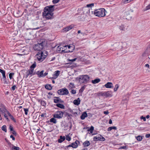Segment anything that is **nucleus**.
<instances>
[{"mask_svg": "<svg viewBox=\"0 0 150 150\" xmlns=\"http://www.w3.org/2000/svg\"><path fill=\"white\" fill-rule=\"evenodd\" d=\"M143 137V136H142L139 135L136 137V139L138 141H141Z\"/></svg>", "mask_w": 150, "mask_h": 150, "instance_id": "nucleus-37", "label": "nucleus"}, {"mask_svg": "<svg viewBox=\"0 0 150 150\" xmlns=\"http://www.w3.org/2000/svg\"><path fill=\"white\" fill-rule=\"evenodd\" d=\"M24 110L25 112V114L26 115H27L28 111V108H24Z\"/></svg>", "mask_w": 150, "mask_h": 150, "instance_id": "nucleus-45", "label": "nucleus"}, {"mask_svg": "<svg viewBox=\"0 0 150 150\" xmlns=\"http://www.w3.org/2000/svg\"><path fill=\"white\" fill-rule=\"evenodd\" d=\"M94 6V3H92L90 4H87L86 6L83 7V10L84 13H90V10L89 8H91V7Z\"/></svg>", "mask_w": 150, "mask_h": 150, "instance_id": "nucleus-8", "label": "nucleus"}, {"mask_svg": "<svg viewBox=\"0 0 150 150\" xmlns=\"http://www.w3.org/2000/svg\"><path fill=\"white\" fill-rule=\"evenodd\" d=\"M16 88L17 87L16 86L14 85L12 87L11 89L12 90L14 91Z\"/></svg>", "mask_w": 150, "mask_h": 150, "instance_id": "nucleus-53", "label": "nucleus"}, {"mask_svg": "<svg viewBox=\"0 0 150 150\" xmlns=\"http://www.w3.org/2000/svg\"><path fill=\"white\" fill-rule=\"evenodd\" d=\"M38 102L40 103L43 106H45L46 105V103L45 102L42 100L41 99H39Z\"/></svg>", "mask_w": 150, "mask_h": 150, "instance_id": "nucleus-27", "label": "nucleus"}, {"mask_svg": "<svg viewBox=\"0 0 150 150\" xmlns=\"http://www.w3.org/2000/svg\"><path fill=\"white\" fill-rule=\"evenodd\" d=\"M100 81V79H94V84L99 83Z\"/></svg>", "mask_w": 150, "mask_h": 150, "instance_id": "nucleus-43", "label": "nucleus"}, {"mask_svg": "<svg viewBox=\"0 0 150 150\" xmlns=\"http://www.w3.org/2000/svg\"><path fill=\"white\" fill-rule=\"evenodd\" d=\"M48 74V73L47 72H45L44 74L43 73V77H45L46 75H47Z\"/></svg>", "mask_w": 150, "mask_h": 150, "instance_id": "nucleus-61", "label": "nucleus"}, {"mask_svg": "<svg viewBox=\"0 0 150 150\" xmlns=\"http://www.w3.org/2000/svg\"><path fill=\"white\" fill-rule=\"evenodd\" d=\"M115 46L116 47V48L117 47V49L119 48L120 47H121L120 50L122 52V55L125 54L127 52L126 49L128 47V46L126 42H117L115 44Z\"/></svg>", "mask_w": 150, "mask_h": 150, "instance_id": "nucleus-2", "label": "nucleus"}, {"mask_svg": "<svg viewBox=\"0 0 150 150\" xmlns=\"http://www.w3.org/2000/svg\"><path fill=\"white\" fill-rule=\"evenodd\" d=\"M0 110L1 112L3 113H4L6 112H7H7H8L6 108V107L4 105H2V108L0 109Z\"/></svg>", "mask_w": 150, "mask_h": 150, "instance_id": "nucleus-17", "label": "nucleus"}, {"mask_svg": "<svg viewBox=\"0 0 150 150\" xmlns=\"http://www.w3.org/2000/svg\"><path fill=\"white\" fill-rule=\"evenodd\" d=\"M10 137L11 138H12V140H15V137L13 136V135H11L10 136Z\"/></svg>", "mask_w": 150, "mask_h": 150, "instance_id": "nucleus-57", "label": "nucleus"}, {"mask_svg": "<svg viewBox=\"0 0 150 150\" xmlns=\"http://www.w3.org/2000/svg\"><path fill=\"white\" fill-rule=\"evenodd\" d=\"M36 67V64L35 62L30 67V69H33Z\"/></svg>", "mask_w": 150, "mask_h": 150, "instance_id": "nucleus-40", "label": "nucleus"}, {"mask_svg": "<svg viewBox=\"0 0 150 150\" xmlns=\"http://www.w3.org/2000/svg\"><path fill=\"white\" fill-rule=\"evenodd\" d=\"M44 73V71L42 70L40 72L38 71L36 74L38 75V76L39 77H43V73Z\"/></svg>", "mask_w": 150, "mask_h": 150, "instance_id": "nucleus-21", "label": "nucleus"}, {"mask_svg": "<svg viewBox=\"0 0 150 150\" xmlns=\"http://www.w3.org/2000/svg\"><path fill=\"white\" fill-rule=\"evenodd\" d=\"M35 74V73L33 72V69H30L26 72L25 74L26 78H27L28 76L30 75L32 76Z\"/></svg>", "mask_w": 150, "mask_h": 150, "instance_id": "nucleus-11", "label": "nucleus"}, {"mask_svg": "<svg viewBox=\"0 0 150 150\" xmlns=\"http://www.w3.org/2000/svg\"><path fill=\"white\" fill-rule=\"evenodd\" d=\"M69 88L70 89L75 88L74 84L72 83H70L69 85Z\"/></svg>", "mask_w": 150, "mask_h": 150, "instance_id": "nucleus-30", "label": "nucleus"}, {"mask_svg": "<svg viewBox=\"0 0 150 150\" xmlns=\"http://www.w3.org/2000/svg\"><path fill=\"white\" fill-rule=\"evenodd\" d=\"M86 128L88 129L87 130L89 132H90V133H92L94 129V127L92 126L90 128H89L88 127H86Z\"/></svg>", "mask_w": 150, "mask_h": 150, "instance_id": "nucleus-33", "label": "nucleus"}, {"mask_svg": "<svg viewBox=\"0 0 150 150\" xmlns=\"http://www.w3.org/2000/svg\"><path fill=\"white\" fill-rule=\"evenodd\" d=\"M55 98L54 99V102L55 103H61L64 102V101L62 100L59 97H54Z\"/></svg>", "mask_w": 150, "mask_h": 150, "instance_id": "nucleus-13", "label": "nucleus"}, {"mask_svg": "<svg viewBox=\"0 0 150 150\" xmlns=\"http://www.w3.org/2000/svg\"><path fill=\"white\" fill-rule=\"evenodd\" d=\"M14 74V73H10L9 74V76L10 79H11L13 75Z\"/></svg>", "mask_w": 150, "mask_h": 150, "instance_id": "nucleus-46", "label": "nucleus"}, {"mask_svg": "<svg viewBox=\"0 0 150 150\" xmlns=\"http://www.w3.org/2000/svg\"><path fill=\"white\" fill-rule=\"evenodd\" d=\"M12 134H13L14 135H15L16 136V132H15V131L14 130H13V131H12Z\"/></svg>", "mask_w": 150, "mask_h": 150, "instance_id": "nucleus-58", "label": "nucleus"}, {"mask_svg": "<svg viewBox=\"0 0 150 150\" xmlns=\"http://www.w3.org/2000/svg\"><path fill=\"white\" fill-rule=\"evenodd\" d=\"M85 88V87L84 86H82L81 88L79 90V92H82L84 90Z\"/></svg>", "mask_w": 150, "mask_h": 150, "instance_id": "nucleus-44", "label": "nucleus"}, {"mask_svg": "<svg viewBox=\"0 0 150 150\" xmlns=\"http://www.w3.org/2000/svg\"><path fill=\"white\" fill-rule=\"evenodd\" d=\"M89 77L88 75H84L80 76L79 81L81 83H86L88 81Z\"/></svg>", "mask_w": 150, "mask_h": 150, "instance_id": "nucleus-7", "label": "nucleus"}, {"mask_svg": "<svg viewBox=\"0 0 150 150\" xmlns=\"http://www.w3.org/2000/svg\"><path fill=\"white\" fill-rule=\"evenodd\" d=\"M56 106L57 107L61 108V109H64L65 107L64 105L62 104L59 103H57L56 104Z\"/></svg>", "mask_w": 150, "mask_h": 150, "instance_id": "nucleus-26", "label": "nucleus"}, {"mask_svg": "<svg viewBox=\"0 0 150 150\" xmlns=\"http://www.w3.org/2000/svg\"><path fill=\"white\" fill-rule=\"evenodd\" d=\"M115 88L114 89V91L115 92H116L117 91L119 88V85L117 84H116L115 85Z\"/></svg>", "mask_w": 150, "mask_h": 150, "instance_id": "nucleus-41", "label": "nucleus"}, {"mask_svg": "<svg viewBox=\"0 0 150 150\" xmlns=\"http://www.w3.org/2000/svg\"><path fill=\"white\" fill-rule=\"evenodd\" d=\"M45 45V41L42 40L40 43L35 44L33 47V49L35 50H41L43 49Z\"/></svg>", "mask_w": 150, "mask_h": 150, "instance_id": "nucleus-4", "label": "nucleus"}, {"mask_svg": "<svg viewBox=\"0 0 150 150\" xmlns=\"http://www.w3.org/2000/svg\"><path fill=\"white\" fill-rule=\"evenodd\" d=\"M8 144H10L12 146V150H19L20 148L16 146H13V145L11 144V143H9Z\"/></svg>", "mask_w": 150, "mask_h": 150, "instance_id": "nucleus-25", "label": "nucleus"}, {"mask_svg": "<svg viewBox=\"0 0 150 150\" xmlns=\"http://www.w3.org/2000/svg\"><path fill=\"white\" fill-rule=\"evenodd\" d=\"M102 91H100L96 93L95 94L98 96H101V93H102Z\"/></svg>", "mask_w": 150, "mask_h": 150, "instance_id": "nucleus-42", "label": "nucleus"}, {"mask_svg": "<svg viewBox=\"0 0 150 150\" xmlns=\"http://www.w3.org/2000/svg\"><path fill=\"white\" fill-rule=\"evenodd\" d=\"M145 137L147 138L149 137H150V134H146L145 135Z\"/></svg>", "mask_w": 150, "mask_h": 150, "instance_id": "nucleus-59", "label": "nucleus"}, {"mask_svg": "<svg viewBox=\"0 0 150 150\" xmlns=\"http://www.w3.org/2000/svg\"><path fill=\"white\" fill-rule=\"evenodd\" d=\"M54 6L50 5L45 8L42 14L43 17L46 19H49L53 18V13L52 12L54 10Z\"/></svg>", "mask_w": 150, "mask_h": 150, "instance_id": "nucleus-1", "label": "nucleus"}, {"mask_svg": "<svg viewBox=\"0 0 150 150\" xmlns=\"http://www.w3.org/2000/svg\"><path fill=\"white\" fill-rule=\"evenodd\" d=\"M120 149H126V146H121V147L120 148Z\"/></svg>", "mask_w": 150, "mask_h": 150, "instance_id": "nucleus-62", "label": "nucleus"}, {"mask_svg": "<svg viewBox=\"0 0 150 150\" xmlns=\"http://www.w3.org/2000/svg\"><path fill=\"white\" fill-rule=\"evenodd\" d=\"M112 123V120L111 119H110L109 121V124H111Z\"/></svg>", "mask_w": 150, "mask_h": 150, "instance_id": "nucleus-63", "label": "nucleus"}, {"mask_svg": "<svg viewBox=\"0 0 150 150\" xmlns=\"http://www.w3.org/2000/svg\"><path fill=\"white\" fill-rule=\"evenodd\" d=\"M105 139L101 135H99L94 137V141H104L105 140Z\"/></svg>", "mask_w": 150, "mask_h": 150, "instance_id": "nucleus-10", "label": "nucleus"}, {"mask_svg": "<svg viewBox=\"0 0 150 150\" xmlns=\"http://www.w3.org/2000/svg\"><path fill=\"white\" fill-rule=\"evenodd\" d=\"M119 29L120 30L122 31H125V26L123 25H121L119 27Z\"/></svg>", "mask_w": 150, "mask_h": 150, "instance_id": "nucleus-20", "label": "nucleus"}, {"mask_svg": "<svg viewBox=\"0 0 150 150\" xmlns=\"http://www.w3.org/2000/svg\"><path fill=\"white\" fill-rule=\"evenodd\" d=\"M113 84L112 83L108 82L104 85L105 87L107 88H112L113 87Z\"/></svg>", "mask_w": 150, "mask_h": 150, "instance_id": "nucleus-16", "label": "nucleus"}, {"mask_svg": "<svg viewBox=\"0 0 150 150\" xmlns=\"http://www.w3.org/2000/svg\"><path fill=\"white\" fill-rule=\"evenodd\" d=\"M0 72L2 74L3 78L5 79L6 77L5 74V71L0 69Z\"/></svg>", "mask_w": 150, "mask_h": 150, "instance_id": "nucleus-29", "label": "nucleus"}, {"mask_svg": "<svg viewBox=\"0 0 150 150\" xmlns=\"http://www.w3.org/2000/svg\"><path fill=\"white\" fill-rule=\"evenodd\" d=\"M140 119L142 120L143 119L144 121H146L145 117H143V116L140 117Z\"/></svg>", "mask_w": 150, "mask_h": 150, "instance_id": "nucleus-52", "label": "nucleus"}, {"mask_svg": "<svg viewBox=\"0 0 150 150\" xmlns=\"http://www.w3.org/2000/svg\"><path fill=\"white\" fill-rule=\"evenodd\" d=\"M2 130L5 132H7L6 127L5 125L1 127Z\"/></svg>", "mask_w": 150, "mask_h": 150, "instance_id": "nucleus-39", "label": "nucleus"}, {"mask_svg": "<svg viewBox=\"0 0 150 150\" xmlns=\"http://www.w3.org/2000/svg\"><path fill=\"white\" fill-rule=\"evenodd\" d=\"M9 129L11 131H12L13 130V128L12 126H11V125L10 126Z\"/></svg>", "mask_w": 150, "mask_h": 150, "instance_id": "nucleus-54", "label": "nucleus"}, {"mask_svg": "<svg viewBox=\"0 0 150 150\" xmlns=\"http://www.w3.org/2000/svg\"><path fill=\"white\" fill-rule=\"evenodd\" d=\"M80 103V100L79 98H78L77 99L73 101L74 104L76 105H79Z\"/></svg>", "mask_w": 150, "mask_h": 150, "instance_id": "nucleus-18", "label": "nucleus"}, {"mask_svg": "<svg viewBox=\"0 0 150 150\" xmlns=\"http://www.w3.org/2000/svg\"><path fill=\"white\" fill-rule=\"evenodd\" d=\"M104 97L105 98L110 97L113 96L112 93L110 91H104Z\"/></svg>", "mask_w": 150, "mask_h": 150, "instance_id": "nucleus-12", "label": "nucleus"}, {"mask_svg": "<svg viewBox=\"0 0 150 150\" xmlns=\"http://www.w3.org/2000/svg\"><path fill=\"white\" fill-rule=\"evenodd\" d=\"M103 113L107 115L109 113V112L108 110H107L104 111Z\"/></svg>", "mask_w": 150, "mask_h": 150, "instance_id": "nucleus-56", "label": "nucleus"}, {"mask_svg": "<svg viewBox=\"0 0 150 150\" xmlns=\"http://www.w3.org/2000/svg\"><path fill=\"white\" fill-rule=\"evenodd\" d=\"M60 72V71L59 70H57L55 71L54 74L53 75V76L52 78L54 79H55L57 78L59 75Z\"/></svg>", "mask_w": 150, "mask_h": 150, "instance_id": "nucleus-15", "label": "nucleus"}, {"mask_svg": "<svg viewBox=\"0 0 150 150\" xmlns=\"http://www.w3.org/2000/svg\"><path fill=\"white\" fill-rule=\"evenodd\" d=\"M57 50L60 52H62L64 51L63 47H61L59 46L57 47Z\"/></svg>", "mask_w": 150, "mask_h": 150, "instance_id": "nucleus-31", "label": "nucleus"}, {"mask_svg": "<svg viewBox=\"0 0 150 150\" xmlns=\"http://www.w3.org/2000/svg\"><path fill=\"white\" fill-rule=\"evenodd\" d=\"M71 93L72 94H74L76 93V91L75 90H72Z\"/></svg>", "mask_w": 150, "mask_h": 150, "instance_id": "nucleus-51", "label": "nucleus"}, {"mask_svg": "<svg viewBox=\"0 0 150 150\" xmlns=\"http://www.w3.org/2000/svg\"><path fill=\"white\" fill-rule=\"evenodd\" d=\"M60 0H53L52 1V3L54 4H55L59 2Z\"/></svg>", "mask_w": 150, "mask_h": 150, "instance_id": "nucleus-48", "label": "nucleus"}, {"mask_svg": "<svg viewBox=\"0 0 150 150\" xmlns=\"http://www.w3.org/2000/svg\"><path fill=\"white\" fill-rule=\"evenodd\" d=\"M57 93L59 95H67L69 94V92L67 88H64L58 90Z\"/></svg>", "mask_w": 150, "mask_h": 150, "instance_id": "nucleus-6", "label": "nucleus"}, {"mask_svg": "<svg viewBox=\"0 0 150 150\" xmlns=\"http://www.w3.org/2000/svg\"><path fill=\"white\" fill-rule=\"evenodd\" d=\"M149 49H150V42L147 47V49L146 50V51L142 54V55L143 56H145V55L146 52L148 50H149Z\"/></svg>", "mask_w": 150, "mask_h": 150, "instance_id": "nucleus-38", "label": "nucleus"}, {"mask_svg": "<svg viewBox=\"0 0 150 150\" xmlns=\"http://www.w3.org/2000/svg\"><path fill=\"white\" fill-rule=\"evenodd\" d=\"M76 58H75V59H71V62H74L76 60Z\"/></svg>", "mask_w": 150, "mask_h": 150, "instance_id": "nucleus-64", "label": "nucleus"}, {"mask_svg": "<svg viewBox=\"0 0 150 150\" xmlns=\"http://www.w3.org/2000/svg\"><path fill=\"white\" fill-rule=\"evenodd\" d=\"M117 128L115 126H112L111 127H110L108 128V131H111L112 129H114L116 130L117 129Z\"/></svg>", "mask_w": 150, "mask_h": 150, "instance_id": "nucleus-35", "label": "nucleus"}, {"mask_svg": "<svg viewBox=\"0 0 150 150\" xmlns=\"http://www.w3.org/2000/svg\"><path fill=\"white\" fill-rule=\"evenodd\" d=\"M38 60L40 62H42L46 58V56L44 55L42 51H40L36 55Z\"/></svg>", "mask_w": 150, "mask_h": 150, "instance_id": "nucleus-5", "label": "nucleus"}, {"mask_svg": "<svg viewBox=\"0 0 150 150\" xmlns=\"http://www.w3.org/2000/svg\"><path fill=\"white\" fill-rule=\"evenodd\" d=\"M74 27V25L73 24H71L64 28L63 29V30L65 32H67L72 29Z\"/></svg>", "mask_w": 150, "mask_h": 150, "instance_id": "nucleus-14", "label": "nucleus"}, {"mask_svg": "<svg viewBox=\"0 0 150 150\" xmlns=\"http://www.w3.org/2000/svg\"><path fill=\"white\" fill-rule=\"evenodd\" d=\"M79 141L78 140L75 141V142L72 143V147L73 148H76L78 146L77 142H79Z\"/></svg>", "mask_w": 150, "mask_h": 150, "instance_id": "nucleus-22", "label": "nucleus"}, {"mask_svg": "<svg viewBox=\"0 0 150 150\" xmlns=\"http://www.w3.org/2000/svg\"><path fill=\"white\" fill-rule=\"evenodd\" d=\"M55 118H54V117L53 118H51L50 119V121L51 122H52L54 124L57 123V121L55 119Z\"/></svg>", "mask_w": 150, "mask_h": 150, "instance_id": "nucleus-32", "label": "nucleus"}, {"mask_svg": "<svg viewBox=\"0 0 150 150\" xmlns=\"http://www.w3.org/2000/svg\"><path fill=\"white\" fill-rule=\"evenodd\" d=\"M87 115L86 112H84L81 116V118L82 120H84L85 118L87 117Z\"/></svg>", "mask_w": 150, "mask_h": 150, "instance_id": "nucleus-23", "label": "nucleus"}, {"mask_svg": "<svg viewBox=\"0 0 150 150\" xmlns=\"http://www.w3.org/2000/svg\"><path fill=\"white\" fill-rule=\"evenodd\" d=\"M45 115V113H43L40 116L42 117H46Z\"/></svg>", "mask_w": 150, "mask_h": 150, "instance_id": "nucleus-55", "label": "nucleus"}, {"mask_svg": "<svg viewBox=\"0 0 150 150\" xmlns=\"http://www.w3.org/2000/svg\"><path fill=\"white\" fill-rule=\"evenodd\" d=\"M7 114L10 117V118L14 122H16V121L14 117L11 115L9 112H7Z\"/></svg>", "mask_w": 150, "mask_h": 150, "instance_id": "nucleus-24", "label": "nucleus"}, {"mask_svg": "<svg viewBox=\"0 0 150 150\" xmlns=\"http://www.w3.org/2000/svg\"><path fill=\"white\" fill-rule=\"evenodd\" d=\"M64 113L63 112L61 111H57V114L53 115V117L54 118L60 119L62 118L63 117Z\"/></svg>", "mask_w": 150, "mask_h": 150, "instance_id": "nucleus-9", "label": "nucleus"}, {"mask_svg": "<svg viewBox=\"0 0 150 150\" xmlns=\"http://www.w3.org/2000/svg\"><path fill=\"white\" fill-rule=\"evenodd\" d=\"M66 139L67 140L69 141L71 140V138L68 135L66 137Z\"/></svg>", "mask_w": 150, "mask_h": 150, "instance_id": "nucleus-49", "label": "nucleus"}, {"mask_svg": "<svg viewBox=\"0 0 150 150\" xmlns=\"http://www.w3.org/2000/svg\"><path fill=\"white\" fill-rule=\"evenodd\" d=\"M4 117L6 118V119L8 121H9V119H8V116L7 115H6L5 113H4Z\"/></svg>", "mask_w": 150, "mask_h": 150, "instance_id": "nucleus-50", "label": "nucleus"}, {"mask_svg": "<svg viewBox=\"0 0 150 150\" xmlns=\"http://www.w3.org/2000/svg\"><path fill=\"white\" fill-rule=\"evenodd\" d=\"M104 91H102L101 93V96H102L104 97Z\"/></svg>", "mask_w": 150, "mask_h": 150, "instance_id": "nucleus-60", "label": "nucleus"}, {"mask_svg": "<svg viewBox=\"0 0 150 150\" xmlns=\"http://www.w3.org/2000/svg\"><path fill=\"white\" fill-rule=\"evenodd\" d=\"M45 87L46 89L48 90H51L52 88V87L50 85H46Z\"/></svg>", "mask_w": 150, "mask_h": 150, "instance_id": "nucleus-36", "label": "nucleus"}, {"mask_svg": "<svg viewBox=\"0 0 150 150\" xmlns=\"http://www.w3.org/2000/svg\"><path fill=\"white\" fill-rule=\"evenodd\" d=\"M59 138V139L58 140V142L60 143L62 142L65 140L66 139L65 136L63 137L62 136H60Z\"/></svg>", "mask_w": 150, "mask_h": 150, "instance_id": "nucleus-19", "label": "nucleus"}, {"mask_svg": "<svg viewBox=\"0 0 150 150\" xmlns=\"http://www.w3.org/2000/svg\"><path fill=\"white\" fill-rule=\"evenodd\" d=\"M84 147L88 146L90 145L89 142L88 141H85L83 144Z\"/></svg>", "mask_w": 150, "mask_h": 150, "instance_id": "nucleus-28", "label": "nucleus"}, {"mask_svg": "<svg viewBox=\"0 0 150 150\" xmlns=\"http://www.w3.org/2000/svg\"><path fill=\"white\" fill-rule=\"evenodd\" d=\"M105 12L106 11L104 8L97 9L94 11V15L100 17H104L105 15Z\"/></svg>", "mask_w": 150, "mask_h": 150, "instance_id": "nucleus-3", "label": "nucleus"}, {"mask_svg": "<svg viewBox=\"0 0 150 150\" xmlns=\"http://www.w3.org/2000/svg\"><path fill=\"white\" fill-rule=\"evenodd\" d=\"M131 2L130 0H122V4H127Z\"/></svg>", "mask_w": 150, "mask_h": 150, "instance_id": "nucleus-34", "label": "nucleus"}, {"mask_svg": "<svg viewBox=\"0 0 150 150\" xmlns=\"http://www.w3.org/2000/svg\"><path fill=\"white\" fill-rule=\"evenodd\" d=\"M150 9V4L146 7V9L145 10V11H147V10Z\"/></svg>", "mask_w": 150, "mask_h": 150, "instance_id": "nucleus-47", "label": "nucleus"}]
</instances>
